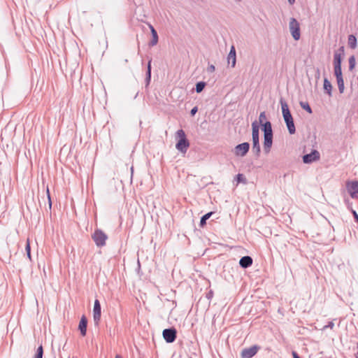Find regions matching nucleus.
<instances>
[{
  "label": "nucleus",
  "instance_id": "f257e3e1",
  "mask_svg": "<svg viewBox=\"0 0 358 358\" xmlns=\"http://www.w3.org/2000/svg\"><path fill=\"white\" fill-rule=\"evenodd\" d=\"M280 103L281 105L282 117L287 127L288 131L290 134H294L296 132V128L292 115L289 109L288 104L282 98L280 99Z\"/></svg>",
  "mask_w": 358,
  "mask_h": 358
},
{
  "label": "nucleus",
  "instance_id": "aec40b11",
  "mask_svg": "<svg viewBox=\"0 0 358 358\" xmlns=\"http://www.w3.org/2000/svg\"><path fill=\"white\" fill-rule=\"evenodd\" d=\"M151 80V59L148 62V67H147V72H146V78H145V82L146 85H148Z\"/></svg>",
  "mask_w": 358,
  "mask_h": 358
},
{
  "label": "nucleus",
  "instance_id": "37998d69",
  "mask_svg": "<svg viewBox=\"0 0 358 358\" xmlns=\"http://www.w3.org/2000/svg\"><path fill=\"white\" fill-rule=\"evenodd\" d=\"M189 358H192V357H189Z\"/></svg>",
  "mask_w": 358,
  "mask_h": 358
},
{
  "label": "nucleus",
  "instance_id": "39448f33",
  "mask_svg": "<svg viewBox=\"0 0 358 358\" xmlns=\"http://www.w3.org/2000/svg\"><path fill=\"white\" fill-rule=\"evenodd\" d=\"M260 349V346L254 345L250 348H244L241 352V358H252L253 357Z\"/></svg>",
  "mask_w": 358,
  "mask_h": 358
},
{
  "label": "nucleus",
  "instance_id": "9d476101",
  "mask_svg": "<svg viewBox=\"0 0 358 358\" xmlns=\"http://www.w3.org/2000/svg\"><path fill=\"white\" fill-rule=\"evenodd\" d=\"M101 307L100 302L98 299L94 301V308H93V319L94 324L98 326L101 320Z\"/></svg>",
  "mask_w": 358,
  "mask_h": 358
},
{
  "label": "nucleus",
  "instance_id": "a19ab883",
  "mask_svg": "<svg viewBox=\"0 0 358 358\" xmlns=\"http://www.w3.org/2000/svg\"><path fill=\"white\" fill-rule=\"evenodd\" d=\"M289 4L293 5L295 3V0H288Z\"/></svg>",
  "mask_w": 358,
  "mask_h": 358
},
{
  "label": "nucleus",
  "instance_id": "f8f14e48",
  "mask_svg": "<svg viewBox=\"0 0 358 358\" xmlns=\"http://www.w3.org/2000/svg\"><path fill=\"white\" fill-rule=\"evenodd\" d=\"M273 144V134H264V151L266 154H268L271 151V148Z\"/></svg>",
  "mask_w": 358,
  "mask_h": 358
},
{
  "label": "nucleus",
  "instance_id": "f03ea898",
  "mask_svg": "<svg viewBox=\"0 0 358 358\" xmlns=\"http://www.w3.org/2000/svg\"><path fill=\"white\" fill-rule=\"evenodd\" d=\"M252 151L258 157L259 156L261 148L259 145V128L257 122L252 123Z\"/></svg>",
  "mask_w": 358,
  "mask_h": 358
},
{
  "label": "nucleus",
  "instance_id": "2eb2a0df",
  "mask_svg": "<svg viewBox=\"0 0 358 358\" xmlns=\"http://www.w3.org/2000/svg\"><path fill=\"white\" fill-rule=\"evenodd\" d=\"M87 320L85 315H83L79 322L78 329L83 336H85L87 333Z\"/></svg>",
  "mask_w": 358,
  "mask_h": 358
},
{
  "label": "nucleus",
  "instance_id": "7c9ffc66",
  "mask_svg": "<svg viewBox=\"0 0 358 358\" xmlns=\"http://www.w3.org/2000/svg\"><path fill=\"white\" fill-rule=\"evenodd\" d=\"M266 120V113L264 111L262 112L259 117V121L261 124H264Z\"/></svg>",
  "mask_w": 358,
  "mask_h": 358
},
{
  "label": "nucleus",
  "instance_id": "a211bd4d",
  "mask_svg": "<svg viewBox=\"0 0 358 358\" xmlns=\"http://www.w3.org/2000/svg\"><path fill=\"white\" fill-rule=\"evenodd\" d=\"M357 38L355 37V36L352 35V34H350L348 36V46L351 48V49H355L356 47H357Z\"/></svg>",
  "mask_w": 358,
  "mask_h": 358
},
{
  "label": "nucleus",
  "instance_id": "5701e85b",
  "mask_svg": "<svg viewBox=\"0 0 358 358\" xmlns=\"http://www.w3.org/2000/svg\"><path fill=\"white\" fill-rule=\"evenodd\" d=\"M336 81H337L339 92L341 94L343 93L344 89H345L343 78H336Z\"/></svg>",
  "mask_w": 358,
  "mask_h": 358
},
{
  "label": "nucleus",
  "instance_id": "423d86ee",
  "mask_svg": "<svg viewBox=\"0 0 358 358\" xmlns=\"http://www.w3.org/2000/svg\"><path fill=\"white\" fill-rule=\"evenodd\" d=\"M250 144L248 142L242 143L234 148V154L237 157H244L248 152Z\"/></svg>",
  "mask_w": 358,
  "mask_h": 358
},
{
  "label": "nucleus",
  "instance_id": "4c0bfd02",
  "mask_svg": "<svg viewBox=\"0 0 358 358\" xmlns=\"http://www.w3.org/2000/svg\"><path fill=\"white\" fill-rule=\"evenodd\" d=\"M334 327V323L333 322H329L328 323V324L324 327V328L333 329Z\"/></svg>",
  "mask_w": 358,
  "mask_h": 358
},
{
  "label": "nucleus",
  "instance_id": "6ab92c4d",
  "mask_svg": "<svg viewBox=\"0 0 358 358\" xmlns=\"http://www.w3.org/2000/svg\"><path fill=\"white\" fill-rule=\"evenodd\" d=\"M324 90L329 96H331L332 85L327 78L324 79Z\"/></svg>",
  "mask_w": 358,
  "mask_h": 358
},
{
  "label": "nucleus",
  "instance_id": "c85d7f7f",
  "mask_svg": "<svg viewBox=\"0 0 358 358\" xmlns=\"http://www.w3.org/2000/svg\"><path fill=\"white\" fill-rule=\"evenodd\" d=\"M334 74L336 78H343L341 66H334Z\"/></svg>",
  "mask_w": 358,
  "mask_h": 358
},
{
  "label": "nucleus",
  "instance_id": "412c9836",
  "mask_svg": "<svg viewBox=\"0 0 358 358\" xmlns=\"http://www.w3.org/2000/svg\"><path fill=\"white\" fill-rule=\"evenodd\" d=\"M152 40L150 41L149 45L150 46H154L157 45L158 43V34L157 31H152Z\"/></svg>",
  "mask_w": 358,
  "mask_h": 358
},
{
  "label": "nucleus",
  "instance_id": "393cba45",
  "mask_svg": "<svg viewBox=\"0 0 358 358\" xmlns=\"http://www.w3.org/2000/svg\"><path fill=\"white\" fill-rule=\"evenodd\" d=\"M235 180H236L237 184H238V183L246 184L247 183V180L242 173L237 174L236 176Z\"/></svg>",
  "mask_w": 358,
  "mask_h": 358
},
{
  "label": "nucleus",
  "instance_id": "bb28decb",
  "mask_svg": "<svg viewBox=\"0 0 358 358\" xmlns=\"http://www.w3.org/2000/svg\"><path fill=\"white\" fill-rule=\"evenodd\" d=\"M300 106L301 107L304 109L306 111H307L308 113H312L313 111H312V109L309 105V103L308 102H303V101H301L300 102Z\"/></svg>",
  "mask_w": 358,
  "mask_h": 358
},
{
  "label": "nucleus",
  "instance_id": "58836bf2",
  "mask_svg": "<svg viewBox=\"0 0 358 358\" xmlns=\"http://www.w3.org/2000/svg\"><path fill=\"white\" fill-rule=\"evenodd\" d=\"M292 355L294 358H301L296 352H293Z\"/></svg>",
  "mask_w": 358,
  "mask_h": 358
},
{
  "label": "nucleus",
  "instance_id": "4468645a",
  "mask_svg": "<svg viewBox=\"0 0 358 358\" xmlns=\"http://www.w3.org/2000/svg\"><path fill=\"white\" fill-rule=\"evenodd\" d=\"M227 62L229 64H231L232 68L235 67L236 64V53L234 45L231 47L230 51L228 54Z\"/></svg>",
  "mask_w": 358,
  "mask_h": 358
},
{
  "label": "nucleus",
  "instance_id": "c756f323",
  "mask_svg": "<svg viewBox=\"0 0 358 358\" xmlns=\"http://www.w3.org/2000/svg\"><path fill=\"white\" fill-rule=\"evenodd\" d=\"M25 250L27 252V257L31 260V248H30V243H29V239L27 240Z\"/></svg>",
  "mask_w": 358,
  "mask_h": 358
},
{
  "label": "nucleus",
  "instance_id": "473e14b6",
  "mask_svg": "<svg viewBox=\"0 0 358 358\" xmlns=\"http://www.w3.org/2000/svg\"><path fill=\"white\" fill-rule=\"evenodd\" d=\"M351 213L355 218V220L358 223V214L354 209L351 208Z\"/></svg>",
  "mask_w": 358,
  "mask_h": 358
},
{
  "label": "nucleus",
  "instance_id": "a878e982",
  "mask_svg": "<svg viewBox=\"0 0 358 358\" xmlns=\"http://www.w3.org/2000/svg\"><path fill=\"white\" fill-rule=\"evenodd\" d=\"M205 86H206L205 82H203V81L198 82L196 84V88H195L196 92L197 93L201 92L203 90Z\"/></svg>",
  "mask_w": 358,
  "mask_h": 358
},
{
  "label": "nucleus",
  "instance_id": "dca6fc26",
  "mask_svg": "<svg viewBox=\"0 0 358 358\" xmlns=\"http://www.w3.org/2000/svg\"><path fill=\"white\" fill-rule=\"evenodd\" d=\"M253 260L250 256H244L241 258L239 264L243 268H247L252 264Z\"/></svg>",
  "mask_w": 358,
  "mask_h": 358
},
{
  "label": "nucleus",
  "instance_id": "f704fd0d",
  "mask_svg": "<svg viewBox=\"0 0 358 358\" xmlns=\"http://www.w3.org/2000/svg\"><path fill=\"white\" fill-rule=\"evenodd\" d=\"M47 194H48L49 207H50V208H51L52 201H51V198H50V192H49V189L48 188H47Z\"/></svg>",
  "mask_w": 358,
  "mask_h": 358
},
{
  "label": "nucleus",
  "instance_id": "cd10ccee",
  "mask_svg": "<svg viewBox=\"0 0 358 358\" xmlns=\"http://www.w3.org/2000/svg\"><path fill=\"white\" fill-rule=\"evenodd\" d=\"M43 348L41 345L36 350L34 358H43Z\"/></svg>",
  "mask_w": 358,
  "mask_h": 358
},
{
  "label": "nucleus",
  "instance_id": "7ed1b4c3",
  "mask_svg": "<svg viewBox=\"0 0 358 358\" xmlns=\"http://www.w3.org/2000/svg\"><path fill=\"white\" fill-rule=\"evenodd\" d=\"M92 237L97 247L101 248L106 245L108 236L102 230L99 229H96Z\"/></svg>",
  "mask_w": 358,
  "mask_h": 358
},
{
  "label": "nucleus",
  "instance_id": "79ce46f5",
  "mask_svg": "<svg viewBox=\"0 0 358 358\" xmlns=\"http://www.w3.org/2000/svg\"><path fill=\"white\" fill-rule=\"evenodd\" d=\"M115 358H122L121 355H117Z\"/></svg>",
  "mask_w": 358,
  "mask_h": 358
},
{
  "label": "nucleus",
  "instance_id": "20e7f679",
  "mask_svg": "<svg viewBox=\"0 0 358 358\" xmlns=\"http://www.w3.org/2000/svg\"><path fill=\"white\" fill-rule=\"evenodd\" d=\"M289 29L293 38L295 41L299 40L301 36L300 24L295 18H290L289 23Z\"/></svg>",
  "mask_w": 358,
  "mask_h": 358
},
{
  "label": "nucleus",
  "instance_id": "f3484780",
  "mask_svg": "<svg viewBox=\"0 0 358 358\" xmlns=\"http://www.w3.org/2000/svg\"><path fill=\"white\" fill-rule=\"evenodd\" d=\"M261 125H262V129L264 132V135L266 134H273L272 126H271V122L265 121V122Z\"/></svg>",
  "mask_w": 358,
  "mask_h": 358
},
{
  "label": "nucleus",
  "instance_id": "0eeeda50",
  "mask_svg": "<svg viewBox=\"0 0 358 358\" xmlns=\"http://www.w3.org/2000/svg\"><path fill=\"white\" fill-rule=\"evenodd\" d=\"M177 331L174 328L164 329L162 332L163 338L168 343H171L176 339Z\"/></svg>",
  "mask_w": 358,
  "mask_h": 358
},
{
  "label": "nucleus",
  "instance_id": "ddd939ff",
  "mask_svg": "<svg viewBox=\"0 0 358 358\" xmlns=\"http://www.w3.org/2000/svg\"><path fill=\"white\" fill-rule=\"evenodd\" d=\"M189 146V143L187 138L180 139L176 145V149L183 153L187 152Z\"/></svg>",
  "mask_w": 358,
  "mask_h": 358
},
{
  "label": "nucleus",
  "instance_id": "9b49d317",
  "mask_svg": "<svg viewBox=\"0 0 358 358\" xmlns=\"http://www.w3.org/2000/svg\"><path fill=\"white\" fill-rule=\"evenodd\" d=\"M344 55V47L341 46L335 51L334 55V66H341L342 57Z\"/></svg>",
  "mask_w": 358,
  "mask_h": 358
},
{
  "label": "nucleus",
  "instance_id": "72a5a7b5",
  "mask_svg": "<svg viewBox=\"0 0 358 358\" xmlns=\"http://www.w3.org/2000/svg\"><path fill=\"white\" fill-rule=\"evenodd\" d=\"M208 71L210 72V73H213L215 71V67L213 64H210L208 66Z\"/></svg>",
  "mask_w": 358,
  "mask_h": 358
},
{
  "label": "nucleus",
  "instance_id": "e433bc0d",
  "mask_svg": "<svg viewBox=\"0 0 358 358\" xmlns=\"http://www.w3.org/2000/svg\"><path fill=\"white\" fill-rule=\"evenodd\" d=\"M213 296V292L212 290H210L207 294H206V298L208 299H211Z\"/></svg>",
  "mask_w": 358,
  "mask_h": 358
},
{
  "label": "nucleus",
  "instance_id": "1a4fd4ad",
  "mask_svg": "<svg viewBox=\"0 0 358 358\" xmlns=\"http://www.w3.org/2000/svg\"><path fill=\"white\" fill-rule=\"evenodd\" d=\"M320 159V154L316 150H313L309 154L304 155L303 157V162L304 164H311L317 162Z\"/></svg>",
  "mask_w": 358,
  "mask_h": 358
},
{
  "label": "nucleus",
  "instance_id": "2f4dec72",
  "mask_svg": "<svg viewBox=\"0 0 358 358\" xmlns=\"http://www.w3.org/2000/svg\"><path fill=\"white\" fill-rule=\"evenodd\" d=\"M176 134L177 136L180 138V139L186 138L185 133L182 129L178 130Z\"/></svg>",
  "mask_w": 358,
  "mask_h": 358
},
{
  "label": "nucleus",
  "instance_id": "6e6552de",
  "mask_svg": "<svg viewBox=\"0 0 358 358\" xmlns=\"http://www.w3.org/2000/svg\"><path fill=\"white\" fill-rule=\"evenodd\" d=\"M346 189L351 198H357V194H358V180L347 182Z\"/></svg>",
  "mask_w": 358,
  "mask_h": 358
},
{
  "label": "nucleus",
  "instance_id": "c9c22d12",
  "mask_svg": "<svg viewBox=\"0 0 358 358\" xmlns=\"http://www.w3.org/2000/svg\"><path fill=\"white\" fill-rule=\"evenodd\" d=\"M198 111V108L196 106L194 107L193 108H192L191 111H190V115L192 116H194Z\"/></svg>",
  "mask_w": 358,
  "mask_h": 358
},
{
  "label": "nucleus",
  "instance_id": "ea45409f",
  "mask_svg": "<svg viewBox=\"0 0 358 358\" xmlns=\"http://www.w3.org/2000/svg\"><path fill=\"white\" fill-rule=\"evenodd\" d=\"M149 28L150 29L151 34L152 33V31H156L154 27L150 24H149Z\"/></svg>",
  "mask_w": 358,
  "mask_h": 358
},
{
  "label": "nucleus",
  "instance_id": "4be33fe9",
  "mask_svg": "<svg viewBox=\"0 0 358 358\" xmlns=\"http://www.w3.org/2000/svg\"><path fill=\"white\" fill-rule=\"evenodd\" d=\"M213 214V212H209L203 215L200 220V226L203 227L206 224V220H208Z\"/></svg>",
  "mask_w": 358,
  "mask_h": 358
},
{
  "label": "nucleus",
  "instance_id": "b1692460",
  "mask_svg": "<svg viewBox=\"0 0 358 358\" xmlns=\"http://www.w3.org/2000/svg\"><path fill=\"white\" fill-rule=\"evenodd\" d=\"M349 70L352 71L356 65V59L354 55H352L348 59Z\"/></svg>",
  "mask_w": 358,
  "mask_h": 358
}]
</instances>
